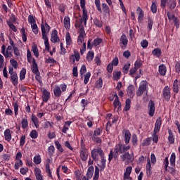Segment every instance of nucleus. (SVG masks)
<instances>
[{
	"instance_id": "obj_43",
	"label": "nucleus",
	"mask_w": 180,
	"mask_h": 180,
	"mask_svg": "<svg viewBox=\"0 0 180 180\" xmlns=\"http://www.w3.org/2000/svg\"><path fill=\"white\" fill-rule=\"evenodd\" d=\"M130 65H131L130 63H127L124 65V67L122 68V72L124 74H128L129 73V70H130Z\"/></svg>"
},
{
	"instance_id": "obj_4",
	"label": "nucleus",
	"mask_w": 180,
	"mask_h": 180,
	"mask_svg": "<svg viewBox=\"0 0 180 180\" xmlns=\"http://www.w3.org/2000/svg\"><path fill=\"white\" fill-rule=\"evenodd\" d=\"M129 150H130V146H127L124 143H122V142L116 144L114 148V151L117 155V154H124V153L129 151Z\"/></svg>"
},
{
	"instance_id": "obj_17",
	"label": "nucleus",
	"mask_w": 180,
	"mask_h": 180,
	"mask_svg": "<svg viewBox=\"0 0 180 180\" xmlns=\"http://www.w3.org/2000/svg\"><path fill=\"white\" fill-rule=\"evenodd\" d=\"M134 86L131 84L129 85L127 89V95L129 98H134V91H135Z\"/></svg>"
},
{
	"instance_id": "obj_30",
	"label": "nucleus",
	"mask_w": 180,
	"mask_h": 180,
	"mask_svg": "<svg viewBox=\"0 0 180 180\" xmlns=\"http://www.w3.org/2000/svg\"><path fill=\"white\" fill-rule=\"evenodd\" d=\"M153 56H155V57H158V58H160L161 57V55L162 54V51H161V49L156 48L152 51Z\"/></svg>"
},
{
	"instance_id": "obj_55",
	"label": "nucleus",
	"mask_w": 180,
	"mask_h": 180,
	"mask_svg": "<svg viewBox=\"0 0 180 180\" xmlns=\"http://www.w3.org/2000/svg\"><path fill=\"white\" fill-rule=\"evenodd\" d=\"M113 157L115 158H116V157H117V154H116V153L113 155V150L111 149V150L110 151V153L108 155V161L109 162H111L112 160H113Z\"/></svg>"
},
{
	"instance_id": "obj_56",
	"label": "nucleus",
	"mask_w": 180,
	"mask_h": 180,
	"mask_svg": "<svg viewBox=\"0 0 180 180\" xmlns=\"http://www.w3.org/2000/svg\"><path fill=\"white\" fill-rule=\"evenodd\" d=\"M131 169H133V167L131 166H129L126 168V171L124 173V176H130V174H131Z\"/></svg>"
},
{
	"instance_id": "obj_42",
	"label": "nucleus",
	"mask_w": 180,
	"mask_h": 180,
	"mask_svg": "<svg viewBox=\"0 0 180 180\" xmlns=\"http://www.w3.org/2000/svg\"><path fill=\"white\" fill-rule=\"evenodd\" d=\"M113 106L115 109H116V108H117L118 106V110L119 109H122V103H120V101L119 100V98L115 99L113 102Z\"/></svg>"
},
{
	"instance_id": "obj_13",
	"label": "nucleus",
	"mask_w": 180,
	"mask_h": 180,
	"mask_svg": "<svg viewBox=\"0 0 180 180\" xmlns=\"http://www.w3.org/2000/svg\"><path fill=\"white\" fill-rule=\"evenodd\" d=\"M31 71L33 74H39V72H40V71H39V65H37V62H36V59H34V58L32 59Z\"/></svg>"
},
{
	"instance_id": "obj_31",
	"label": "nucleus",
	"mask_w": 180,
	"mask_h": 180,
	"mask_svg": "<svg viewBox=\"0 0 180 180\" xmlns=\"http://www.w3.org/2000/svg\"><path fill=\"white\" fill-rule=\"evenodd\" d=\"M31 120H32V123L34 124V125L35 126L36 129H39V127L40 126L39 124V118H37V117H36V115H32L31 116Z\"/></svg>"
},
{
	"instance_id": "obj_28",
	"label": "nucleus",
	"mask_w": 180,
	"mask_h": 180,
	"mask_svg": "<svg viewBox=\"0 0 180 180\" xmlns=\"http://www.w3.org/2000/svg\"><path fill=\"white\" fill-rule=\"evenodd\" d=\"M79 154L82 161L85 162L88 160V150H80Z\"/></svg>"
},
{
	"instance_id": "obj_3",
	"label": "nucleus",
	"mask_w": 180,
	"mask_h": 180,
	"mask_svg": "<svg viewBox=\"0 0 180 180\" xmlns=\"http://www.w3.org/2000/svg\"><path fill=\"white\" fill-rule=\"evenodd\" d=\"M75 27H76V29H77V27L79 28V36L77 37V42H80L81 44H82V43H84V36H86V34H85V28L84 27V25L79 22V21H76V22L75 23Z\"/></svg>"
},
{
	"instance_id": "obj_14",
	"label": "nucleus",
	"mask_w": 180,
	"mask_h": 180,
	"mask_svg": "<svg viewBox=\"0 0 180 180\" xmlns=\"http://www.w3.org/2000/svg\"><path fill=\"white\" fill-rule=\"evenodd\" d=\"M124 143L126 145H128L130 143V139H131V133H130V131L129 129H124Z\"/></svg>"
},
{
	"instance_id": "obj_10",
	"label": "nucleus",
	"mask_w": 180,
	"mask_h": 180,
	"mask_svg": "<svg viewBox=\"0 0 180 180\" xmlns=\"http://www.w3.org/2000/svg\"><path fill=\"white\" fill-rule=\"evenodd\" d=\"M51 41L52 43H58L60 38L58 37V31L53 30L51 34Z\"/></svg>"
},
{
	"instance_id": "obj_32",
	"label": "nucleus",
	"mask_w": 180,
	"mask_h": 180,
	"mask_svg": "<svg viewBox=\"0 0 180 180\" xmlns=\"http://www.w3.org/2000/svg\"><path fill=\"white\" fill-rule=\"evenodd\" d=\"M94 166H91L88 168L87 172H86V176L89 179H91L94 175Z\"/></svg>"
},
{
	"instance_id": "obj_23",
	"label": "nucleus",
	"mask_w": 180,
	"mask_h": 180,
	"mask_svg": "<svg viewBox=\"0 0 180 180\" xmlns=\"http://www.w3.org/2000/svg\"><path fill=\"white\" fill-rule=\"evenodd\" d=\"M34 172L37 180H44L43 179V175H41V169H40V168L36 167Z\"/></svg>"
},
{
	"instance_id": "obj_41",
	"label": "nucleus",
	"mask_w": 180,
	"mask_h": 180,
	"mask_svg": "<svg viewBox=\"0 0 180 180\" xmlns=\"http://www.w3.org/2000/svg\"><path fill=\"white\" fill-rule=\"evenodd\" d=\"M102 131H103V128H102V127L96 128L94 131V137H96V136H101L102 134Z\"/></svg>"
},
{
	"instance_id": "obj_37",
	"label": "nucleus",
	"mask_w": 180,
	"mask_h": 180,
	"mask_svg": "<svg viewBox=\"0 0 180 180\" xmlns=\"http://www.w3.org/2000/svg\"><path fill=\"white\" fill-rule=\"evenodd\" d=\"M175 160H176V156L175 153H172L169 159L171 167H175Z\"/></svg>"
},
{
	"instance_id": "obj_18",
	"label": "nucleus",
	"mask_w": 180,
	"mask_h": 180,
	"mask_svg": "<svg viewBox=\"0 0 180 180\" xmlns=\"http://www.w3.org/2000/svg\"><path fill=\"white\" fill-rule=\"evenodd\" d=\"M10 80L12 82V84L14 86H18V74L17 73L10 75Z\"/></svg>"
},
{
	"instance_id": "obj_6",
	"label": "nucleus",
	"mask_w": 180,
	"mask_h": 180,
	"mask_svg": "<svg viewBox=\"0 0 180 180\" xmlns=\"http://www.w3.org/2000/svg\"><path fill=\"white\" fill-rule=\"evenodd\" d=\"M162 95L165 101H166V102H169L171 99V90L169 89V86H165L162 91Z\"/></svg>"
},
{
	"instance_id": "obj_34",
	"label": "nucleus",
	"mask_w": 180,
	"mask_h": 180,
	"mask_svg": "<svg viewBox=\"0 0 180 180\" xmlns=\"http://www.w3.org/2000/svg\"><path fill=\"white\" fill-rule=\"evenodd\" d=\"M120 41L122 44H123L124 47H127V43H129V40H127V37L126 34H122L120 37Z\"/></svg>"
},
{
	"instance_id": "obj_8",
	"label": "nucleus",
	"mask_w": 180,
	"mask_h": 180,
	"mask_svg": "<svg viewBox=\"0 0 180 180\" xmlns=\"http://www.w3.org/2000/svg\"><path fill=\"white\" fill-rule=\"evenodd\" d=\"M69 58L70 61H72V64H75V60L79 61V60L81 59V56H79V52L78 51V50L75 49L74 54L71 55Z\"/></svg>"
},
{
	"instance_id": "obj_60",
	"label": "nucleus",
	"mask_w": 180,
	"mask_h": 180,
	"mask_svg": "<svg viewBox=\"0 0 180 180\" xmlns=\"http://www.w3.org/2000/svg\"><path fill=\"white\" fill-rule=\"evenodd\" d=\"M95 5L97 11L102 13V8H101V0H95Z\"/></svg>"
},
{
	"instance_id": "obj_22",
	"label": "nucleus",
	"mask_w": 180,
	"mask_h": 180,
	"mask_svg": "<svg viewBox=\"0 0 180 180\" xmlns=\"http://www.w3.org/2000/svg\"><path fill=\"white\" fill-rule=\"evenodd\" d=\"M168 134H169L168 141H169V144H174V143H175V136L174 135L172 130L169 129Z\"/></svg>"
},
{
	"instance_id": "obj_27",
	"label": "nucleus",
	"mask_w": 180,
	"mask_h": 180,
	"mask_svg": "<svg viewBox=\"0 0 180 180\" xmlns=\"http://www.w3.org/2000/svg\"><path fill=\"white\" fill-rule=\"evenodd\" d=\"M61 89L59 87V86H56L53 89V95L55 98H60L61 96Z\"/></svg>"
},
{
	"instance_id": "obj_35",
	"label": "nucleus",
	"mask_w": 180,
	"mask_h": 180,
	"mask_svg": "<svg viewBox=\"0 0 180 180\" xmlns=\"http://www.w3.org/2000/svg\"><path fill=\"white\" fill-rule=\"evenodd\" d=\"M122 77V72L117 71V72H114L112 74V79H115V81H119Z\"/></svg>"
},
{
	"instance_id": "obj_51",
	"label": "nucleus",
	"mask_w": 180,
	"mask_h": 180,
	"mask_svg": "<svg viewBox=\"0 0 180 180\" xmlns=\"http://www.w3.org/2000/svg\"><path fill=\"white\" fill-rule=\"evenodd\" d=\"M7 25H8V27H10V29L11 30H13V32H18V28H16V26H15V25H13V22H11L10 21H7Z\"/></svg>"
},
{
	"instance_id": "obj_52",
	"label": "nucleus",
	"mask_w": 180,
	"mask_h": 180,
	"mask_svg": "<svg viewBox=\"0 0 180 180\" xmlns=\"http://www.w3.org/2000/svg\"><path fill=\"white\" fill-rule=\"evenodd\" d=\"M103 86V79H102V78H99L96 82V88H98V89H101V88H102Z\"/></svg>"
},
{
	"instance_id": "obj_62",
	"label": "nucleus",
	"mask_w": 180,
	"mask_h": 180,
	"mask_svg": "<svg viewBox=\"0 0 180 180\" xmlns=\"http://www.w3.org/2000/svg\"><path fill=\"white\" fill-rule=\"evenodd\" d=\"M141 46L142 49H147V47H148V41H147V39H143L141 41Z\"/></svg>"
},
{
	"instance_id": "obj_24",
	"label": "nucleus",
	"mask_w": 180,
	"mask_h": 180,
	"mask_svg": "<svg viewBox=\"0 0 180 180\" xmlns=\"http://www.w3.org/2000/svg\"><path fill=\"white\" fill-rule=\"evenodd\" d=\"M146 175L148 178L151 176V174H153V171H151V162L149 159L148 160V162L146 167Z\"/></svg>"
},
{
	"instance_id": "obj_36",
	"label": "nucleus",
	"mask_w": 180,
	"mask_h": 180,
	"mask_svg": "<svg viewBox=\"0 0 180 180\" xmlns=\"http://www.w3.org/2000/svg\"><path fill=\"white\" fill-rule=\"evenodd\" d=\"M131 105V100H130V98H127L125 101V106L124 108V110H125V112H128V110H130Z\"/></svg>"
},
{
	"instance_id": "obj_53",
	"label": "nucleus",
	"mask_w": 180,
	"mask_h": 180,
	"mask_svg": "<svg viewBox=\"0 0 180 180\" xmlns=\"http://www.w3.org/2000/svg\"><path fill=\"white\" fill-rule=\"evenodd\" d=\"M169 8L171 11H174V9L176 8V1L172 0V1H170V3L169 4Z\"/></svg>"
},
{
	"instance_id": "obj_47",
	"label": "nucleus",
	"mask_w": 180,
	"mask_h": 180,
	"mask_svg": "<svg viewBox=\"0 0 180 180\" xmlns=\"http://www.w3.org/2000/svg\"><path fill=\"white\" fill-rule=\"evenodd\" d=\"M141 65H143V61L141 60V58H139L135 61L134 68H136V70H139V68H140Z\"/></svg>"
},
{
	"instance_id": "obj_58",
	"label": "nucleus",
	"mask_w": 180,
	"mask_h": 180,
	"mask_svg": "<svg viewBox=\"0 0 180 180\" xmlns=\"http://www.w3.org/2000/svg\"><path fill=\"white\" fill-rule=\"evenodd\" d=\"M32 51L33 52L34 56H35V57H39V49H37V46H32Z\"/></svg>"
},
{
	"instance_id": "obj_19",
	"label": "nucleus",
	"mask_w": 180,
	"mask_h": 180,
	"mask_svg": "<svg viewBox=\"0 0 180 180\" xmlns=\"http://www.w3.org/2000/svg\"><path fill=\"white\" fill-rule=\"evenodd\" d=\"M5 50H6L5 45H2L1 53H2L3 56H4L5 58H9V57H13V54H12V52H11L9 51H6L5 52Z\"/></svg>"
},
{
	"instance_id": "obj_50",
	"label": "nucleus",
	"mask_w": 180,
	"mask_h": 180,
	"mask_svg": "<svg viewBox=\"0 0 180 180\" xmlns=\"http://www.w3.org/2000/svg\"><path fill=\"white\" fill-rule=\"evenodd\" d=\"M34 162L36 164V165H39V164H41V157H40V155H35L34 157Z\"/></svg>"
},
{
	"instance_id": "obj_59",
	"label": "nucleus",
	"mask_w": 180,
	"mask_h": 180,
	"mask_svg": "<svg viewBox=\"0 0 180 180\" xmlns=\"http://www.w3.org/2000/svg\"><path fill=\"white\" fill-rule=\"evenodd\" d=\"M91 78V72H89L86 75H84V84L86 85L88 82H89V79Z\"/></svg>"
},
{
	"instance_id": "obj_21",
	"label": "nucleus",
	"mask_w": 180,
	"mask_h": 180,
	"mask_svg": "<svg viewBox=\"0 0 180 180\" xmlns=\"http://www.w3.org/2000/svg\"><path fill=\"white\" fill-rule=\"evenodd\" d=\"M93 23L94 26H96V27H98L99 29L103 27V22L98 18H94Z\"/></svg>"
},
{
	"instance_id": "obj_49",
	"label": "nucleus",
	"mask_w": 180,
	"mask_h": 180,
	"mask_svg": "<svg viewBox=\"0 0 180 180\" xmlns=\"http://www.w3.org/2000/svg\"><path fill=\"white\" fill-rule=\"evenodd\" d=\"M30 136L31 137V139H37V137H39V133H37V131H36V129H32L30 131Z\"/></svg>"
},
{
	"instance_id": "obj_54",
	"label": "nucleus",
	"mask_w": 180,
	"mask_h": 180,
	"mask_svg": "<svg viewBox=\"0 0 180 180\" xmlns=\"http://www.w3.org/2000/svg\"><path fill=\"white\" fill-rule=\"evenodd\" d=\"M55 146H56L57 150H58V151H60V153L64 152V149L63 148V146H61V145L60 144V142L58 141H55Z\"/></svg>"
},
{
	"instance_id": "obj_64",
	"label": "nucleus",
	"mask_w": 180,
	"mask_h": 180,
	"mask_svg": "<svg viewBox=\"0 0 180 180\" xmlns=\"http://www.w3.org/2000/svg\"><path fill=\"white\" fill-rule=\"evenodd\" d=\"M150 11L153 13H157V4L155 2H153L150 6Z\"/></svg>"
},
{
	"instance_id": "obj_1",
	"label": "nucleus",
	"mask_w": 180,
	"mask_h": 180,
	"mask_svg": "<svg viewBox=\"0 0 180 180\" xmlns=\"http://www.w3.org/2000/svg\"><path fill=\"white\" fill-rule=\"evenodd\" d=\"M91 157L94 161L98 162L99 161V158H101V165H98L99 168H101L100 171H105V168H106V159H105V153L102 148L96 147L94 148L91 151Z\"/></svg>"
},
{
	"instance_id": "obj_20",
	"label": "nucleus",
	"mask_w": 180,
	"mask_h": 180,
	"mask_svg": "<svg viewBox=\"0 0 180 180\" xmlns=\"http://www.w3.org/2000/svg\"><path fill=\"white\" fill-rule=\"evenodd\" d=\"M102 9L104 15L106 16V15H110V8H109V6L106 4V3H103L102 5Z\"/></svg>"
},
{
	"instance_id": "obj_46",
	"label": "nucleus",
	"mask_w": 180,
	"mask_h": 180,
	"mask_svg": "<svg viewBox=\"0 0 180 180\" xmlns=\"http://www.w3.org/2000/svg\"><path fill=\"white\" fill-rule=\"evenodd\" d=\"M13 106L14 108V114L16 117V116L19 115V105L18 104V102L13 103Z\"/></svg>"
},
{
	"instance_id": "obj_7",
	"label": "nucleus",
	"mask_w": 180,
	"mask_h": 180,
	"mask_svg": "<svg viewBox=\"0 0 180 180\" xmlns=\"http://www.w3.org/2000/svg\"><path fill=\"white\" fill-rule=\"evenodd\" d=\"M148 110L149 116L153 117L155 113V103L152 100L148 102Z\"/></svg>"
},
{
	"instance_id": "obj_15",
	"label": "nucleus",
	"mask_w": 180,
	"mask_h": 180,
	"mask_svg": "<svg viewBox=\"0 0 180 180\" xmlns=\"http://www.w3.org/2000/svg\"><path fill=\"white\" fill-rule=\"evenodd\" d=\"M42 101L43 102L47 103L49 102V99H50V92L47 91V89H44L42 90Z\"/></svg>"
},
{
	"instance_id": "obj_44",
	"label": "nucleus",
	"mask_w": 180,
	"mask_h": 180,
	"mask_svg": "<svg viewBox=\"0 0 180 180\" xmlns=\"http://www.w3.org/2000/svg\"><path fill=\"white\" fill-rule=\"evenodd\" d=\"M65 40H66V45L71 46V44L72 43V39H71V34H70L69 32L66 34Z\"/></svg>"
},
{
	"instance_id": "obj_25",
	"label": "nucleus",
	"mask_w": 180,
	"mask_h": 180,
	"mask_svg": "<svg viewBox=\"0 0 180 180\" xmlns=\"http://www.w3.org/2000/svg\"><path fill=\"white\" fill-rule=\"evenodd\" d=\"M21 127L24 130H26L29 127V122L27 121V116L25 115V117L22 118L21 120Z\"/></svg>"
},
{
	"instance_id": "obj_45",
	"label": "nucleus",
	"mask_w": 180,
	"mask_h": 180,
	"mask_svg": "<svg viewBox=\"0 0 180 180\" xmlns=\"http://www.w3.org/2000/svg\"><path fill=\"white\" fill-rule=\"evenodd\" d=\"M26 78V69L22 68L20 72V80L23 81Z\"/></svg>"
},
{
	"instance_id": "obj_57",
	"label": "nucleus",
	"mask_w": 180,
	"mask_h": 180,
	"mask_svg": "<svg viewBox=\"0 0 180 180\" xmlns=\"http://www.w3.org/2000/svg\"><path fill=\"white\" fill-rule=\"evenodd\" d=\"M60 54L61 56H64L67 53V49H65V48L64 47V44H63V42H60Z\"/></svg>"
},
{
	"instance_id": "obj_39",
	"label": "nucleus",
	"mask_w": 180,
	"mask_h": 180,
	"mask_svg": "<svg viewBox=\"0 0 180 180\" xmlns=\"http://www.w3.org/2000/svg\"><path fill=\"white\" fill-rule=\"evenodd\" d=\"M20 33L22 34V39L24 43H26L27 41V36L26 35V31L25 30V27H22L20 30Z\"/></svg>"
},
{
	"instance_id": "obj_48",
	"label": "nucleus",
	"mask_w": 180,
	"mask_h": 180,
	"mask_svg": "<svg viewBox=\"0 0 180 180\" xmlns=\"http://www.w3.org/2000/svg\"><path fill=\"white\" fill-rule=\"evenodd\" d=\"M153 25H154V20L149 17L148 19V29L149 31L153 30Z\"/></svg>"
},
{
	"instance_id": "obj_29",
	"label": "nucleus",
	"mask_w": 180,
	"mask_h": 180,
	"mask_svg": "<svg viewBox=\"0 0 180 180\" xmlns=\"http://www.w3.org/2000/svg\"><path fill=\"white\" fill-rule=\"evenodd\" d=\"M4 136H5V140H6V141H11V140H12L11 129H7L4 131Z\"/></svg>"
},
{
	"instance_id": "obj_9",
	"label": "nucleus",
	"mask_w": 180,
	"mask_h": 180,
	"mask_svg": "<svg viewBox=\"0 0 180 180\" xmlns=\"http://www.w3.org/2000/svg\"><path fill=\"white\" fill-rule=\"evenodd\" d=\"M50 164H51V160L47 159L45 162V171L46 174H48V176L53 179V174L51 172V169H50Z\"/></svg>"
},
{
	"instance_id": "obj_12",
	"label": "nucleus",
	"mask_w": 180,
	"mask_h": 180,
	"mask_svg": "<svg viewBox=\"0 0 180 180\" xmlns=\"http://www.w3.org/2000/svg\"><path fill=\"white\" fill-rule=\"evenodd\" d=\"M161 124H162V118L159 117L155 122V128H154V133H158L161 129Z\"/></svg>"
},
{
	"instance_id": "obj_11",
	"label": "nucleus",
	"mask_w": 180,
	"mask_h": 180,
	"mask_svg": "<svg viewBox=\"0 0 180 180\" xmlns=\"http://www.w3.org/2000/svg\"><path fill=\"white\" fill-rule=\"evenodd\" d=\"M120 158L122 161H126V160H128L129 162H133V161H134V158L131 157V155H130L129 152L124 153L120 155Z\"/></svg>"
},
{
	"instance_id": "obj_2",
	"label": "nucleus",
	"mask_w": 180,
	"mask_h": 180,
	"mask_svg": "<svg viewBox=\"0 0 180 180\" xmlns=\"http://www.w3.org/2000/svg\"><path fill=\"white\" fill-rule=\"evenodd\" d=\"M51 27L49 25L47 22H41V32L42 35V39L44 40L45 50L50 51V43H49V37L47 34L50 32Z\"/></svg>"
},
{
	"instance_id": "obj_26",
	"label": "nucleus",
	"mask_w": 180,
	"mask_h": 180,
	"mask_svg": "<svg viewBox=\"0 0 180 180\" xmlns=\"http://www.w3.org/2000/svg\"><path fill=\"white\" fill-rule=\"evenodd\" d=\"M159 73L162 77H165V75L167 74V66H165V65L162 64V65H159Z\"/></svg>"
},
{
	"instance_id": "obj_63",
	"label": "nucleus",
	"mask_w": 180,
	"mask_h": 180,
	"mask_svg": "<svg viewBox=\"0 0 180 180\" xmlns=\"http://www.w3.org/2000/svg\"><path fill=\"white\" fill-rule=\"evenodd\" d=\"M101 43H102V38L95 39L93 41V44L94 46H95V47H97V46H99Z\"/></svg>"
},
{
	"instance_id": "obj_16",
	"label": "nucleus",
	"mask_w": 180,
	"mask_h": 180,
	"mask_svg": "<svg viewBox=\"0 0 180 180\" xmlns=\"http://www.w3.org/2000/svg\"><path fill=\"white\" fill-rule=\"evenodd\" d=\"M136 13L138 14V22L141 23L143 22V19L144 18V11L141 8L138 7L136 8Z\"/></svg>"
},
{
	"instance_id": "obj_33",
	"label": "nucleus",
	"mask_w": 180,
	"mask_h": 180,
	"mask_svg": "<svg viewBox=\"0 0 180 180\" xmlns=\"http://www.w3.org/2000/svg\"><path fill=\"white\" fill-rule=\"evenodd\" d=\"M63 24L65 29H70V27H71V22L70 21V17L64 18Z\"/></svg>"
},
{
	"instance_id": "obj_38",
	"label": "nucleus",
	"mask_w": 180,
	"mask_h": 180,
	"mask_svg": "<svg viewBox=\"0 0 180 180\" xmlns=\"http://www.w3.org/2000/svg\"><path fill=\"white\" fill-rule=\"evenodd\" d=\"M95 56V53H94L93 51H89L87 53V56H86V60L87 61H89V63H91V61H92V60H94V56Z\"/></svg>"
},
{
	"instance_id": "obj_40",
	"label": "nucleus",
	"mask_w": 180,
	"mask_h": 180,
	"mask_svg": "<svg viewBox=\"0 0 180 180\" xmlns=\"http://www.w3.org/2000/svg\"><path fill=\"white\" fill-rule=\"evenodd\" d=\"M139 142V139L137 138V135L134 134L131 136V143L134 147L137 146V143Z\"/></svg>"
},
{
	"instance_id": "obj_61",
	"label": "nucleus",
	"mask_w": 180,
	"mask_h": 180,
	"mask_svg": "<svg viewBox=\"0 0 180 180\" xmlns=\"http://www.w3.org/2000/svg\"><path fill=\"white\" fill-rule=\"evenodd\" d=\"M22 165H23V161L18 160V162H15L14 165V169H19L20 167H22Z\"/></svg>"
},
{
	"instance_id": "obj_5",
	"label": "nucleus",
	"mask_w": 180,
	"mask_h": 180,
	"mask_svg": "<svg viewBox=\"0 0 180 180\" xmlns=\"http://www.w3.org/2000/svg\"><path fill=\"white\" fill-rule=\"evenodd\" d=\"M147 88H148V82L147 81L143 80L140 82L139 87L136 91L137 96H141L144 92L147 91Z\"/></svg>"
}]
</instances>
